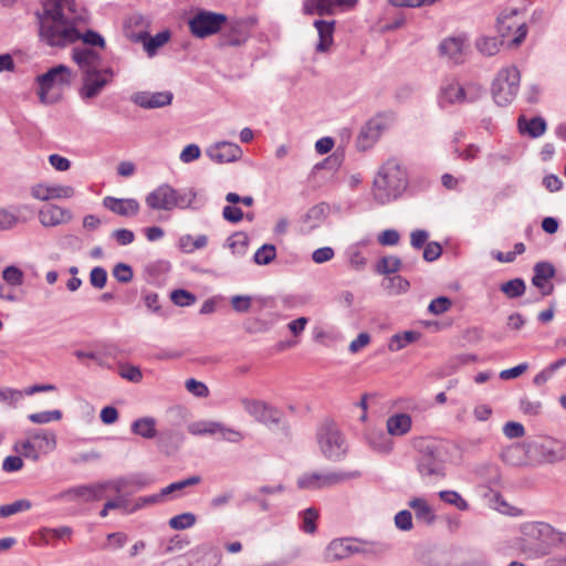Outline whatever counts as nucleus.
<instances>
[{"instance_id": "nucleus-1", "label": "nucleus", "mask_w": 566, "mask_h": 566, "mask_svg": "<svg viewBox=\"0 0 566 566\" xmlns=\"http://www.w3.org/2000/svg\"><path fill=\"white\" fill-rule=\"evenodd\" d=\"M40 40L52 48H65L83 41L82 46H106L105 39L94 30L81 33L77 24L81 15L76 10L75 0H42V11L36 12Z\"/></svg>"}, {"instance_id": "nucleus-2", "label": "nucleus", "mask_w": 566, "mask_h": 566, "mask_svg": "<svg viewBox=\"0 0 566 566\" xmlns=\"http://www.w3.org/2000/svg\"><path fill=\"white\" fill-rule=\"evenodd\" d=\"M407 175L396 159L387 160L373 182L374 199L385 205L397 199L407 188Z\"/></svg>"}, {"instance_id": "nucleus-3", "label": "nucleus", "mask_w": 566, "mask_h": 566, "mask_svg": "<svg viewBox=\"0 0 566 566\" xmlns=\"http://www.w3.org/2000/svg\"><path fill=\"white\" fill-rule=\"evenodd\" d=\"M126 485L127 482L125 479L82 484L66 489L55 494L53 500L77 503L95 502L106 497L108 490H113L115 493H120L126 488Z\"/></svg>"}, {"instance_id": "nucleus-4", "label": "nucleus", "mask_w": 566, "mask_h": 566, "mask_svg": "<svg viewBox=\"0 0 566 566\" xmlns=\"http://www.w3.org/2000/svg\"><path fill=\"white\" fill-rule=\"evenodd\" d=\"M197 192L193 189L176 190L168 184H163L150 191L145 202L153 210L171 211L175 208H192Z\"/></svg>"}, {"instance_id": "nucleus-5", "label": "nucleus", "mask_w": 566, "mask_h": 566, "mask_svg": "<svg viewBox=\"0 0 566 566\" xmlns=\"http://www.w3.org/2000/svg\"><path fill=\"white\" fill-rule=\"evenodd\" d=\"M521 74L516 66L501 69L492 82L491 93L494 102L506 106L513 102L520 90Z\"/></svg>"}, {"instance_id": "nucleus-6", "label": "nucleus", "mask_w": 566, "mask_h": 566, "mask_svg": "<svg viewBox=\"0 0 566 566\" xmlns=\"http://www.w3.org/2000/svg\"><path fill=\"white\" fill-rule=\"evenodd\" d=\"M483 94V87L479 83L468 82L461 84L459 81L447 80L441 88L439 101L442 106L450 104H464L478 101Z\"/></svg>"}, {"instance_id": "nucleus-7", "label": "nucleus", "mask_w": 566, "mask_h": 566, "mask_svg": "<svg viewBox=\"0 0 566 566\" xmlns=\"http://www.w3.org/2000/svg\"><path fill=\"white\" fill-rule=\"evenodd\" d=\"M72 81V71L66 65L60 64L51 67L48 72L36 77L39 84V98L43 104H53L59 99L57 95L50 94L55 86L70 85Z\"/></svg>"}, {"instance_id": "nucleus-8", "label": "nucleus", "mask_w": 566, "mask_h": 566, "mask_svg": "<svg viewBox=\"0 0 566 566\" xmlns=\"http://www.w3.org/2000/svg\"><path fill=\"white\" fill-rule=\"evenodd\" d=\"M227 15L208 10H199L188 21L191 34L205 39L218 33L227 22Z\"/></svg>"}, {"instance_id": "nucleus-9", "label": "nucleus", "mask_w": 566, "mask_h": 566, "mask_svg": "<svg viewBox=\"0 0 566 566\" xmlns=\"http://www.w3.org/2000/svg\"><path fill=\"white\" fill-rule=\"evenodd\" d=\"M317 442L323 454L331 460H339L347 451L345 439L334 423L319 427Z\"/></svg>"}, {"instance_id": "nucleus-10", "label": "nucleus", "mask_w": 566, "mask_h": 566, "mask_svg": "<svg viewBox=\"0 0 566 566\" xmlns=\"http://www.w3.org/2000/svg\"><path fill=\"white\" fill-rule=\"evenodd\" d=\"M358 475L359 474L357 472L343 471H329L325 473L312 472L303 474L298 479L297 485L300 489L318 490L340 484Z\"/></svg>"}, {"instance_id": "nucleus-11", "label": "nucleus", "mask_w": 566, "mask_h": 566, "mask_svg": "<svg viewBox=\"0 0 566 566\" xmlns=\"http://www.w3.org/2000/svg\"><path fill=\"white\" fill-rule=\"evenodd\" d=\"M243 409L256 421L271 426H279L282 422L283 413L275 407L258 399L242 398L240 400Z\"/></svg>"}, {"instance_id": "nucleus-12", "label": "nucleus", "mask_w": 566, "mask_h": 566, "mask_svg": "<svg viewBox=\"0 0 566 566\" xmlns=\"http://www.w3.org/2000/svg\"><path fill=\"white\" fill-rule=\"evenodd\" d=\"M517 9L504 10L497 18V32L502 38L514 34L512 44L518 45L523 42L527 34V27L525 23L516 21Z\"/></svg>"}, {"instance_id": "nucleus-13", "label": "nucleus", "mask_w": 566, "mask_h": 566, "mask_svg": "<svg viewBox=\"0 0 566 566\" xmlns=\"http://www.w3.org/2000/svg\"><path fill=\"white\" fill-rule=\"evenodd\" d=\"M113 77L114 71L108 66L96 73L83 76V84L80 90L81 97L83 99L95 98L113 81Z\"/></svg>"}, {"instance_id": "nucleus-14", "label": "nucleus", "mask_w": 566, "mask_h": 566, "mask_svg": "<svg viewBox=\"0 0 566 566\" xmlns=\"http://www.w3.org/2000/svg\"><path fill=\"white\" fill-rule=\"evenodd\" d=\"M71 55L73 62L82 72V77L105 69L102 65L103 59L101 53L93 48L74 46Z\"/></svg>"}, {"instance_id": "nucleus-15", "label": "nucleus", "mask_w": 566, "mask_h": 566, "mask_svg": "<svg viewBox=\"0 0 566 566\" xmlns=\"http://www.w3.org/2000/svg\"><path fill=\"white\" fill-rule=\"evenodd\" d=\"M444 469V461L433 448L426 447L421 451L418 470L422 476L443 478L446 475Z\"/></svg>"}, {"instance_id": "nucleus-16", "label": "nucleus", "mask_w": 566, "mask_h": 566, "mask_svg": "<svg viewBox=\"0 0 566 566\" xmlns=\"http://www.w3.org/2000/svg\"><path fill=\"white\" fill-rule=\"evenodd\" d=\"M468 49L469 44L467 38L463 35L446 38L439 44L440 54L454 64H461L464 62Z\"/></svg>"}, {"instance_id": "nucleus-17", "label": "nucleus", "mask_w": 566, "mask_h": 566, "mask_svg": "<svg viewBox=\"0 0 566 566\" xmlns=\"http://www.w3.org/2000/svg\"><path fill=\"white\" fill-rule=\"evenodd\" d=\"M38 216L40 223L45 228L67 224L73 219L71 210L53 203L43 206Z\"/></svg>"}, {"instance_id": "nucleus-18", "label": "nucleus", "mask_w": 566, "mask_h": 566, "mask_svg": "<svg viewBox=\"0 0 566 566\" xmlns=\"http://www.w3.org/2000/svg\"><path fill=\"white\" fill-rule=\"evenodd\" d=\"M386 128L387 120L384 117L376 116L369 119L359 133L357 139V147L360 150H366L370 148L377 142V139L380 137L381 133Z\"/></svg>"}, {"instance_id": "nucleus-19", "label": "nucleus", "mask_w": 566, "mask_h": 566, "mask_svg": "<svg viewBox=\"0 0 566 566\" xmlns=\"http://www.w3.org/2000/svg\"><path fill=\"white\" fill-rule=\"evenodd\" d=\"M33 198L48 201L52 199H70L75 195V190L69 185H45L38 184L31 188Z\"/></svg>"}, {"instance_id": "nucleus-20", "label": "nucleus", "mask_w": 566, "mask_h": 566, "mask_svg": "<svg viewBox=\"0 0 566 566\" xmlns=\"http://www.w3.org/2000/svg\"><path fill=\"white\" fill-rule=\"evenodd\" d=\"M206 153L211 160L218 164L233 163L242 156L240 146L229 142L216 143L207 148Z\"/></svg>"}, {"instance_id": "nucleus-21", "label": "nucleus", "mask_w": 566, "mask_h": 566, "mask_svg": "<svg viewBox=\"0 0 566 566\" xmlns=\"http://www.w3.org/2000/svg\"><path fill=\"white\" fill-rule=\"evenodd\" d=\"M172 93L169 91L163 92H137L132 95V102L142 108H160L171 104Z\"/></svg>"}, {"instance_id": "nucleus-22", "label": "nucleus", "mask_w": 566, "mask_h": 566, "mask_svg": "<svg viewBox=\"0 0 566 566\" xmlns=\"http://www.w3.org/2000/svg\"><path fill=\"white\" fill-rule=\"evenodd\" d=\"M555 268L549 262H537L534 266L533 285L542 291V295H551L554 291L553 284L548 283L555 276Z\"/></svg>"}, {"instance_id": "nucleus-23", "label": "nucleus", "mask_w": 566, "mask_h": 566, "mask_svg": "<svg viewBox=\"0 0 566 566\" xmlns=\"http://www.w3.org/2000/svg\"><path fill=\"white\" fill-rule=\"evenodd\" d=\"M103 206L120 217H135L138 214L140 209V206L136 199H124L109 196L104 198Z\"/></svg>"}, {"instance_id": "nucleus-24", "label": "nucleus", "mask_w": 566, "mask_h": 566, "mask_svg": "<svg viewBox=\"0 0 566 566\" xmlns=\"http://www.w3.org/2000/svg\"><path fill=\"white\" fill-rule=\"evenodd\" d=\"M358 551L359 548L355 545L354 539L336 538L328 544L325 556L328 560L335 562L345 559Z\"/></svg>"}, {"instance_id": "nucleus-25", "label": "nucleus", "mask_w": 566, "mask_h": 566, "mask_svg": "<svg viewBox=\"0 0 566 566\" xmlns=\"http://www.w3.org/2000/svg\"><path fill=\"white\" fill-rule=\"evenodd\" d=\"M248 36L245 23L243 21H234L229 24L228 30L223 33L220 46H240L247 41Z\"/></svg>"}, {"instance_id": "nucleus-26", "label": "nucleus", "mask_w": 566, "mask_h": 566, "mask_svg": "<svg viewBox=\"0 0 566 566\" xmlns=\"http://www.w3.org/2000/svg\"><path fill=\"white\" fill-rule=\"evenodd\" d=\"M39 457L49 454L56 448V434L53 431L34 429L30 431Z\"/></svg>"}, {"instance_id": "nucleus-27", "label": "nucleus", "mask_w": 566, "mask_h": 566, "mask_svg": "<svg viewBox=\"0 0 566 566\" xmlns=\"http://www.w3.org/2000/svg\"><path fill=\"white\" fill-rule=\"evenodd\" d=\"M314 27L318 33V43L316 44V51L324 53L328 51L333 44V34L335 30V21L316 20Z\"/></svg>"}, {"instance_id": "nucleus-28", "label": "nucleus", "mask_w": 566, "mask_h": 566, "mask_svg": "<svg viewBox=\"0 0 566 566\" xmlns=\"http://www.w3.org/2000/svg\"><path fill=\"white\" fill-rule=\"evenodd\" d=\"M412 427V419L408 413H396L386 421L387 432L394 437L407 434Z\"/></svg>"}, {"instance_id": "nucleus-29", "label": "nucleus", "mask_w": 566, "mask_h": 566, "mask_svg": "<svg viewBox=\"0 0 566 566\" xmlns=\"http://www.w3.org/2000/svg\"><path fill=\"white\" fill-rule=\"evenodd\" d=\"M518 129L521 134H526L532 138L542 136L546 130V122L543 117H533L527 120L525 117L518 118Z\"/></svg>"}, {"instance_id": "nucleus-30", "label": "nucleus", "mask_w": 566, "mask_h": 566, "mask_svg": "<svg viewBox=\"0 0 566 566\" xmlns=\"http://www.w3.org/2000/svg\"><path fill=\"white\" fill-rule=\"evenodd\" d=\"M132 431L145 439H153L157 434L156 420L151 417L139 418L132 423Z\"/></svg>"}, {"instance_id": "nucleus-31", "label": "nucleus", "mask_w": 566, "mask_h": 566, "mask_svg": "<svg viewBox=\"0 0 566 566\" xmlns=\"http://www.w3.org/2000/svg\"><path fill=\"white\" fill-rule=\"evenodd\" d=\"M304 14L334 15L331 0H304Z\"/></svg>"}, {"instance_id": "nucleus-32", "label": "nucleus", "mask_w": 566, "mask_h": 566, "mask_svg": "<svg viewBox=\"0 0 566 566\" xmlns=\"http://www.w3.org/2000/svg\"><path fill=\"white\" fill-rule=\"evenodd\" d=\"M419 338V334L412 331L395 334L388 342V349L390 352H398L409 344L416 342Z\"/></svg>"}, {"instance_id": "nucleus-33", "label": "nucleus", "mask_w": 566, "mask_h": 566, "mask_svg": "<svg viewBox=\"0 0 566 566\" xmlns=\"http://www.w3.org/2000/svg\"><path fill=\"white\" fill-rule=\"evenodd\" d=\"M410 507L415 510L416 518L430 524L434 521V514L428 503L422 499H413L409 503Z\"/></svg>"}, {"instance_id": "nucleus-34", "label": "nucleus", "mask_w": 566, "mask_h": 566, "mask_svg": "<svg viewBox=\"0 0 566 566\" xmlns=\"http://www.w3.org/2000/svg\"><path fill=\"white\" fill-rule=\"evenodd\" d=\"M402 266L401 260L398 256L395 255H388L381 258L376 265V272L378 274H395L397 273Z\"/></svg>"}, {"instance_id": "nucleus-35", "label": "nucleus", "mask_w": 566, "mask_h": 566, "mask_svg": "<svg viewBox=\"0 0 566 566\" xmlns=\"http://www.w3.org/2000/svg\"><path fill=\"white\" fill-rule=\"evenodd\" d=\"M221 429V423L216 421H197L188 426V431L193 436L214 434Z\"/></svg>"}, {"instance_id": "nucleus-36", "label": "nucleus", "mask_w": 566, "mask_h": 566, "mask_svg": "<svg viewBox=\"0 0 566 566\" xmlns=\"http://www.w3.org/2000/svg\"><path fill=\"white\" fill-rule=\"evenodd\" d=\"M326 206L324 203L316 205L308 209L303 218V222L307 226L308 230L316 228L324 219Z\"/></svg>"}, {"instance_id": "nucleus-37", "label": "nucleus", "mask_w": 566, "mask_h": 566, "mask_svg": "<svg viewBox=\"0 0 566 566\" xmlns=\"http://www.w3.org/2000/svg\"><path fill=\"white\" fill-rule=\"evenodd\" d=\"M200 481H201V478L199 475H192L185 480L170 483L169 485L161 489L160 492H161V495L165 497L167 495L180 492L186 488L197 485L200 483Z\"/></svg>"}, {"instance_id": "nucleus-38", "label": "nucleus", "mask_w": 566, "mask_h": 566, "mask_svg": "<svg viewBox=\"0 0 566 566\" xmlns=\"http://www.w3.org/2000/svg\"><path fill=\"white\" fill-rule=\"evenodd\" d=\"M13 449L15 452L21 453L24 458L31 459L33 461H38L40 458L36 452L30 431L28 432V438L25 440L17 442Z\"/></svg>"}, {"instance_id": "nucleus-39", "label": "nucleus", "mask_w": 566, "mask_h": 566, "mask_svg": "<svg viewBox=\"0 0 566 566\" xmlns=\"http://www.w3.org/2000/svg\"><path fill=\"white\" fill-rule=\"evenodd\" d=\"M525 282L522 279H513L503 283L500 290L509 297L515 298L522 296L525 292Z\"/></svg>"}, {"instance_id": "nucleus-40", "label": "nucleus", "mask_w": 566, "mask_h": 566, "mask_svg": "<svg viewBox=\"0 0 566 566\" xmlns=\"http://www.w3.org/2000/svg\"><path fill=\"white\" fill-rule=\"evenodd\" d=\"M276 258V249L273 244H263L254 253L253 260L259 265H268Z\"/></svg>"}, {"instance_id": "nucleus-41", "label": "nucleus", "mask_w": 566, "mask_h": 566, "mask_svg": "<svg viewBox=\"0 0 566 566\" xmlns=\"http://www.w3.org/2000/svg\"><path fill=\"white\" fill-rule=\"evenodd\" d=\"M32 507V503L27 499L18 500L13 503L0 506V517L4 518L19 512L28 511Z\"/></svg>"}, {"instance_id": "nucleus-42", "label": "nucleus", "mask_w": 566, "mask_h": 566, "mask_svg": "<svg viewBox=\"0 0 566 566\" xmlns=\"http://www.w3.org/2000/svg\"><path fill=\"white\" fill-rule=\"evenodd\" d=\"M196 521V515L193 513L187 512L171 517L168 524L172 530L180 531L193 526Z\"/></svg>"}, {"instance_id": "nucleus-43", "label": "nucleus", "mask_w": 566, "mask_h": 566, "mask_svg": "<svg viewBox=\"0 0 566 566\" xmlns=\"http://www.w3.org/2000/svg\"><path fill=\"white\" fill-rule=\"evenodd\" d=\"M476 49L484 55H495L500 50V43L496 38L482 36L476 40Z\"/></svg>"}, {"instance_id": "nucleus-44", "label": "nucleus", "mask_w": 566, "mask_h": 566, "mask_svg": "<svg viewBox=\"0 0 566 566\" xmlns=\"http://www.w3.org/2000/svg\"><path fill=\"white\" fill-rule=\"evenodd\" d=\"M249 243V237L245 232H235L228 239V245L233 253L243 254Z\"/></svg>"}, {"instance_id": "nucleus-45", "label": "nucleus", "mask_w": 566, "mask_h": 566, "mask_svg": "<svg viewBox=\"0 0 566 566\" xmlns=\"http://www.w3.org/2000/svg\"><path fill=\"white\" fill-rule=\"evenodd\" d=\"M170 33L168 31L159 32L155 36H150L145 43V50L148 55H154L156 51L168 42Z\"/></svg>"}, {"instance_id": "nucleus-46", "label": "nucleus", "mask_w": 566, "mask_h": 566, "mask_svg": "<svg viewBox=\"0 0 566 566\" xmlns=\"http://www.w3.org/2000/svg\"><path fill=\"white\" fill-rule=\"evenodd\" d=\"M439 497L460 511H467L469 509L468 502L455 491H441Z\"/></svg>"}, {"instance_id": "nucleus-47", "label": "nucleus", "mask_w": 566, "mask_h": 566, "mask_svg": "<svg viewBox=\"0 0 566 566\" xmlns=\"http://www.w3.org/2000/svg\"><path fill=\"white\" fill-rule=\"evenodd\" d=\"M525 534L532 537H547L552 534L553 528L549 524L543 522H534L525 526Z\"/></svg>"}, {"instance_id": "nucleus-48", "label": "nucleus", "mask_w": 566, "mask_h": 566, "mask_svg": "<svg viewBox=\"0 0 566 566\" xmlns=\"http://www.w3.org/2000/svg\"><path fill=\"white\" fill-rule=\"evenodd\" d=\"M28 419L33 423H48L51 421H59L62 419V412L60 410L52 411H41L35 413H30Z\"/></svg>"}, {"instance_id": "nucleus-49", "label": "nucleus", "mask_w": 566, "mask_h": 566, "mask_svg": "<svg viewBox=\"0 0 566 566\" xmlns=\"http://www.w3.org/2000/svg\"><path fill=\"white\" fill-rule=\"evenodd\" d=\"M369 444L374 450L382 453H388L392 449V442L382 432L370 436Z\"/></svg>"}, {"instance_id": "nucleus-50", "label": "nucleus", "mask_w": 566, "mask_h": 566, "mask_svg": "<svg viewBox=\"0 0 566 566\" xmlns=\"http://www.w3.org/2000/svg\"><path fill=\"white\" fill-rule=\"evenodd\" d=\"M2 279L10 285L19 286L23 283V272L14 265H9L3 270Z\"/></svg>"}, {"instance_id": "nucleus-51", "label": "nucleus", "mask_w": 566, "mask_h": 566, "mask_svg": "<svg viewBox=\"0 0 566 566\" xmlns=\"http://www.w3.org/2000/svg\"><path fill=\"white\" fill-rule=\"evenodd\" d=\"M318 517V513L310 507L307 510H305L303 513H302V525H301V528L305 532V533H314L316 531V520Z\"/></svg>"}, {"instance_id": "nucleus-52", "label": "nucleus", "mask_w": 566, "mask_h": 566, "mask_svg": "<svg viewBox=\"0 0 566 566\" xmlns=\"http://www.w3.org/2000/svg\"><path fill=\"white\" fill-rule=\"evenodd\" d=\"M112 274L119 283H129L134 276L132 266L126 263H117Z\"/></svg>"}, {"instance_id": "nucleus-53", "label": "nucleus", "mask_w": 566, "mask_h": 566, "mask_svg": "<svg viewBox=\"0 0 566 566\" xmlns=\"http://www.w3.org/2000/svg\"><path fill=\"white\" fill-rule=\"evenodd\" d=\"M170 298L177 306H189L196 302V296L182 289L172 291Z\"/></svg>"}, {"instance_id": "nucleus-54", "label": "nucleus", "mask_w": 566, "mask_h": 566, "mask_svg": "<svg viewBox=\"0 0 566 566\" xmlns=\"http://www.w3.org/2000/svg\"><path fill=\"white\" fill-rule=\"evenodd\" d=\"M410 284L409 282L400 276V275H394L391 277H388V283L386 285V289L394 294H399L407 292Z\"/></svg>"}, {"instance_id": "nucleus-55", "label": "nucleus", "mask_w": 566, "mask_h": 566, "mask_svg": "<svg viewBox=\"0 0 566 566\" xmlns=\"http://www.w3.org/2000/svg\"><path fill=\"white\" fill-rule=\"evenodd\" d=\"M106 539L107 543L103 546L104 549H119L126 545L128 536L123 532H115L108 534Z\"/></svg>"}, {"instance_id": "nucleus-56", "label": "nucleus", "mask_w": 566, "mask_h": 566, "mask_svg": "<svg viewBox=\"0 0 566 566\" xmlns=\"http://www.w3.org/2000/svg\"><path fill=\"white\" fill-rule=\"evenodd\" d=\"M119 375L124 379H127L135 384L139 382L143 379V374L139 367L128 364L119 366Z\"/></svg>"}, {"instance_id": "nucleus-57", "label": "nucleus", "mask_w": 566, "mask_h": 566, "mask_svg": "<svg viewBox=\"0 0 566 566\" xmlns=\"http://www.w3.org/2000/svg\"><path fill=\"white\" fill-rule=\"evenodd\" d=\"M452 302L447 296H439L431 301L429 304V312L434 315H440L450 310Z\"/></svg>"}, {"instance_id": "nucleus-58", "label": "nucleus", "mask_w": 566, "mask_h": 566, "mask_svg": "<svg viewBox=\"0 0 566 566\" xmlns=\"http://www.w3.org/2000/svg\"><path fill=\"white\" fill-rule=\"evenodd\" d=\"M520 409L524 415L534 417L541 413L542 402L539 400H533L525 397L520 401Z\"/></svg>"}, {"instance_id": "nucleus-59", "label": "nucleus", "mask_w": 566, "mask_h": 566, "mask_svg": "<svg viewBox=\"0 0 566 566\" xmlns=\"http://www.w3.org/2000/svg\"><path fill=\"white\" fill-rule=\"evenodd\" d=\"M107 282V272L102 266H95L92 269L90 273V283L92 286L101 290L106 285Z\"/></svg>"}, {"instance_id": "nucleus-60", "label": "nucleus", "mask_w": 566, "mask_h": 566, "mask_svg": "<svg viewBox=\"0 0 566 566\" xmlns=\"http://www.w3.org/2000/svg\"><path fill=\"white\" fill-rule=\"evenodd\" d=\"M252 304L251 296L248 295H234L231 297V305L238 313H247L250 311Z\"/></svg>"}, {"instance_id": "nucleus-61", "label": "nucleus", "mask_w": 566, "mask_h": 566, "mask_svg": "<svg viewBox=\"0 0 566 566\" xmlns=\"http://www.w3.org/2000/svg\"><path fill=\"white\" fill-rule=\"evenodd\" d=\"M503 433L509 439L522 438L525 434V429L520 422L509 421L503 427Z\"/></svg>"}, {"instance_id": "nucleus-62", "label": "nucleus", "mask_w": 566, "mask_h": 566, "mask_svg": "<svg viewBox=\"0 0 566 566\" xmlns=\"http://www.w3.org/2000/svg\"><path fill=\"white\" fill-rule=\"evenodd\" d=\"M222 217L228 222L238 223L244 218V213L240 208L229 205L223 208Z\"/></svg>"}, {"instance_id": "nucleus-63", "label": "nucleus", "mask_w": 566, "mask_h": 566, "mask_svg": "<svg viewBox=\"0 0 566 566\" xmlns=\"http://www.w3.org/2000/svg\"><path fill=\"white\" fill-rule=\"evenodd\" d=\"M111 237L115 239L119 245H128L135 240L134 232L128 229H116L112 232Z\"/></svg>"}, {"instance_id": "nucleus-64", "label": "nucleus", "mask_w": 566, "mask_h": 566, "mask_svg": "<svg viewBox=\"0 0 566 566\" xmlns=\"http://www.w3.org/2000/svg\"><path fill=\"white\" fill-rule=\"evenodd\" d=\"M395 525L401 531H410L412 528V516L407 510L400 511L395 516Z\"/></svg>"}]
</instances>
